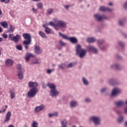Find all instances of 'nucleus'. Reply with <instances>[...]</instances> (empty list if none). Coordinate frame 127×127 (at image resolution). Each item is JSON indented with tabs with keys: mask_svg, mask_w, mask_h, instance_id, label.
<instances>
[{
	"mask_svg": "<svg viewBox=\"0 0 127 127\" xmlns=\"http://www.w3.org/2000/svg\"><path fill=\"white\" fill-rule=\"evenodd\" d=\"M38 83L36 82L30 81L28 83V87L32 88L31 90L28 92V97L29 98H34L36 96V94L38 93Z\"/></svg>",
	"mask_w": 127,
	"mask_h": 127,
	"instance_id": "f257e3e1",
	"label": "nucleus"
},
{
	"mask_svg": "<svg viewBox=\"0 0 127 127\" xmlns=\"http://www.w3.org/2000/svg\"><path fill=\"white\" fill-rule=\"evenodd\" d=\"M76 55L79 57V58L82 59L86 56L87 50L82 49V47L80 45H77L76 47Z\"/></svg>",
	"mask_w": 127,
	"mask_h": 127,
	"instance_id": "f03ea898",
	"label": "nucleus"
},
{
	"mask_svg": "<svg viewBox=\"0 0 127 127\" xmlns=\"http://www.w3.org/2000/svg\"><path fill=\"white\" fill-rule=\"evenodd\" d=\"M59 36L62 37L63 39H65L66 40H69V41L73 43V44H76L78 42V39L75 37H69L65 34H62L61 32L59 33Z\"/></svg>",
	"mask_w": 127,
	"mask_h": 127,
	"instance_id": "7ed1b4c3",
	"label": "nucleus"
},
{
	"mask_svg": "<svg viewBox=\"0 0 127 127\" xmlns=\"http://www.w3.org/2000/svg\"><path fill=\"white\" fill-rule=\"evenodd\" d=\"M90 121L94 123V126H100L101 125V117L97 116H92L89 118Z\"/></svg>",
	"mask_w": 127,
	"mask_h": 127,
	"instance_id": "20e7f679",
	"label": "nucleus"
},
{
	"mask_svg": "<svg viewBox=\"0 0 127 127\" xmlns=\"http://www.w3.org/2000/svg\"><path fill=\"white\" fill-rule=\"evenodd\" d=\"M8 38L9 40L13 41L14 43H17L20 40V35L17 34L14 36L13 34H9Z\"/></svg>",
	"mask_w": 127,
	"mask_h": 127,
	"instance_id": "39448f33",
	"label": "nucleus"
},
{
	"mask_svg": "<svg viewBox=\"0 0 127 127\" xmlns=\"http://www.w3.org/2000/svg\"><path fill=\"white\" fill-rule=\"evenodd\" d=\"M108 84L110 85V86H117V85H120L121 84V81L118 79L111 78L108 80Z\"/></svg>",
	"mask_w": 127,
	"mask_h": 127,
	"instance_id": "423d86ee",
	"label": "nucleus"
},
{
	"mask_svg": "<svg viewBox=\"0 0 127 127\" xmlns=\"http://www.w3.org/2000/svg\"><path fill=\"white\" fill-rule=\"evenodd\" d=\"M122 90L121 88L115 87L114 88L111 92V96L112 97H116V96H118L122 94Z\"/></svg>",
	"mask_w": 127,
	"mask_h": 127,
	"instance_id": "0eeeda50",
	"label": "nucleus"
},
{
	"mask_svg": "<svg viewBox=\"0 0 127 127\" xmlns=\"http://www.w3.org/2000/svg\"><path fill=\"white\" fill-rule=\"evenodd\" d=\"M87 49L88 52H92L94 54H98L99 53V50L98 49L95 47L93 46H89L87 47Z\"/></svg>",
	"mask_w": 127,
	"mask_h": 127,
	"instance_id": "6e6552de",
	"label": "nucleus"
},
{
	"mask_svg": "<svg viewBox=\"0 0 127 127\" xmlns=\"http://www.w3.org/2000/svg\"><path fill=\"white\" fill-rule=\"evenodd\" d=\"M110 68L112 70H122V69H123V67H122V66H121V65L119 64H118V63L112 64L110 65Z\"/></svg>",
	"mask_w": 127,
	"mask_h": 127,
	"instance_id": "1a4fd4ad",
	"label": "nucleus"
},
{
	"mask_svg": "<svg viewBox=\"0 0 127 127\" xmlns=\"http://www.w3.org/2000/svg\"><path fill=\"white\" fill-rule=\"evenodd\" d=\"M57 23V25L61 28H66L67 27V23L64 20H59Z\"/></svg>",
	"mask_w": 127,
	"mask_h": 127,
	"instance_id": "9d476101",
	"label": "nucleus"
},
{
	"mask_svg": "<svg viewBox=\"0 0 127 127\" xmlns=\"http://www.w3.org/2000/svg\"><path fill=\"white\" fill-rule=\"evenodd\" d=\"M125 102L123 100H119L118 101L114 102V105L117 108H121L124 106Z\"/></svg>",
	"mask_w": 127,
	"mask_h": 127,
	"instance_id": "9b49d317",
	"label": "nucleus"
},
{
	"mask_svg": "<svg viewBox=\"0 0 127 127\" xmlns=\"http://www.w3.org/2000/svg\"><path fill=\"white\" fill-rule=\"evenodd\" d=\"M51 96L52 97H57L59 95V91H58L56 88L54 89H51Z\"/></svg>",
	"mask_w": 127,
	"mask_h": 127,
	"instance_id": "f8f14e48",
	"label": "nucleus"
},
{
	"mask_svg": "<svg viewBox=\"0 0 127 127\" xmlns=\"http://www.w3.org/2000/svg\"><path fill=\"white\" fill-rule=\"evenodd\" d=\"M35 53L37 54V55H40V54H42V50L40 49V47L38 46H36L34 48Z\"/></svg>",
	"mask_w": 127,
	"mask_h": 127,
	"instance_id": "ddd939ff",
	"label": "nucleus"
},
{
	"mask_svg": "<svg viewBox=\"0 0 127 127\" xmlns=\"http://www.w3.org/2000/svg\"><path fill=\"white\" fill-rule=\"evenodd\" d=\"M94 18L95 19H96V20H97L98 21H102V20L105 18L104 16L100 15V14H95Z\"/></svg>",
	"mask_w": 127,
	"mask_h": 127,
	"instance_id": "4468645a",
	"label": "nucleus"
},
{
	"mask_svg": "<svg viewBox=\"0 0 127 127\" xmlns=\"http://www.w3.org/2000/svg\"><path fill=\"white\" fill-rule=\"evenodd\" d=\"M31 57H35V56L32 53H27L26 56H25V59L26 61H29Z\"/></svg>",
	"mask_w": 127,
	"mask_h": 127,
	"instance_id": "2eb2a0df",
	"label": "nucleus"
},
{
	"mask_svg": "<svg viewBox=\"0 0 127 127\" xmlns=\"http://www.w3.org/2000/svg\"><path fill=\"white\" fill-rule=\"evenodd\" d=\"M45 108V106H44V105H41L39 106L36 107L35 109V111L36 113H39V112L42 111V110H44Z\"/></svg>",
	"mask_w": 127,
	"mask_h": 127,
	"instance_id": "dca6fc26",
	"label": "nucleus"
},
{
	"mask_svg": "<svg viewBox=\"0 0 127 127\" xmlns=\"http://www.w3.org/2000/svg\"><path fill=\"white\" fill-rule=\"evenodd\" d=\"M10 117H11V112L8 111L6 114L5 118L4 121V123H7V122L10 120Z\"/></svg>",
	"mask_w": 127,
	"mask_h": 127,
	"instance_id": "f3484780",
	"label": "nucleus"
},
{
	"mask_svg": "<svg viewBox=\"0 0 127 127\" xmlns=\"http://www.w3.org/2000/svg\"><path fill=\"white\" fill-rule=\"evenodd\" d=\"M100 10L101 11H112L113 9L109 7H106L105 6H101L100 7Z\"/></svg>",
	"mask_w": 127,
	"mask_h": 127,
	"instance_id": "a211bd4d",
	"label": "nucleus"
},
{
	"mask_svg": "<svg viewBox=\"0 0 127 127\" xmlns=\"http://www.w3.org/2000/svg\"><path fill=\"white\" fill-rule=\"evenodd\" d=\"M49 25H51V26H53L56 30H59V27H60L57 25V23H55L53 22H50Z\"/></svg>",
	"mask_w": 127,
	"mask_h": 127,
	"instance_id": "6ab92c4d",
	"label": "nucleus"
},
{
	"mask_svg": "<svg viewBox=\"0 0 127 127\" xmlns=\"http://www.w3.org/2000/svg\"><path fill=\"white\" fill-rule=\"evenodd\" d=\"M23 37L24 39H26V40H31V36L30 35V34L23 33Z\"/></svg>",
	"mask_w": 127,
	"mask_h": 127,
	"instance_id": "aec40b11",
	"label": "nucleus"
},
{
	"mask_svg": "<svg viewBox=\"0 0 127 127\" xmlns=\"http://www.w3.org/2000/svg\"><path fill=\"white\" fill-rule=\"evenodd\" d=\"M77 65V62H73L70 63L66 65V68H74Z\"/></svg>",
	"mask_w": 127,
	"mask_h": 127,
	"instance_id": "412c9836",
	"label": "nucleus"
},
{
	"mask_svg": "<svg viewBox=\"0 0 127 127\" xmlns=\"http://www.w3.org/2000/svg\"><path fill=\"white\" fill-rule=\"evenodd\" d=\"M69 106L71 108H76L78 106V102L75 100H72L70 102Z\"/></svg>",
	"mask_w": 127,
	"mask_h": 127,
	"instance_id": "4be33fe9",
	"label": "nucleus"
},
{
	"mask_svg": "<svg viewBox=\"0 0 127 127\" xmlns=\"http://www.w3.org/2000/svg\"><path fill=\"white\" fill-rule=\"evenodd\" d=\"M5 64L6 66H12L13 65V61L10 59L6 60Z\"/></svg>",
	"mask_w": 127,
	"mask_h": 127,
	"instance_id": "5701e85b",
	"label": "nucleus"
},
{
	"mask_svg": "<svg viewBox=\"0 0 127 127\" xmlns=\"http://www.w3.org/2000/svg\"><path fill=\"white\" fill-rule=\"evenodd\" d=\"M81 81L84 86H89V80L86 77H83Z\"/></svg>",
	"mask_w": 127,
	"mask_h": 127,
	"instance_id": "b1692460",
	"label": "nucleus"
},
{
	"mask_svg": "<svg viewBox=\"0 0 127 127\" xmlns=\"http://www.w3.org/2000/svg\"><path fill=\"white\" fill-rule=\"evenodd\" d=\"M97 40L95 37H90L87 38V42L88 43H94L96 42Z\"/></svg>",
	"mask_w": 127,
	"mask_h": 127,
	"instance_id": "393cba45",
	"label": "nucleus"
},
{
	"mask_svg": "<svg viewBox=\"0 0 127 127\" xmlns=\"http://www.w3.org/2000/svg\"><path fill=\"white\" fill-rule=\"evenodd\" d=\"M43 27L45 28V32L47 34H50V33H51V29L49 28L48 27L45 26V25H44L43 26Z\"/></svg>",
	"mask_w": 127,
	"mask_h": 127,
	"instance_id": "a878e982",
	"label": "nucleus"
},
{
	"mask_svg": "<svg viewBox=\"0 0 127 127\" xmlns=\"http://www.w3.org/2000/svg\"><path fill=\"white\" fill-rule=\"evenodd\" d=\"M127 22V19L124 18L122 20H119V24L120 25V26H124L125 25V23Z\"/></svg>",
	"mask_w": 127,
	"mask_h": 127,
	"instance_id": "bb28decb",
	"label": "nucleus"
},
{
	"mask_svg": "<svg viewBox=\"0 0 127 127\" xmlns=\"http://www.w3.org/2000/svg\"><path fill=\"white\" fill-rule=\"evenodd\" d=\"M118 43L119 46L122 48V49H124V48H125L126 45L124 42H123V41H119Z\"/></svg>",
	"mask_w": 127,
	"mask_h": 127,
	"instance_id": "cd10ccee",
	"label": "nucleus"
},
{
	"mask_svg": "<svg viewBox=\"0 0 127 127\" xmlns=\"http://www.w3.org/2000/svg\"><path fill=\"white\" fill-rule=\"evenodd\" d=\"M104 43H105V40L103 39H100L97 40V45L98 47L103 45V44Z\"/></svg>",
	"mask_w": 127,
	"mask_h": 127,
	"instance_id": "c85d7f7f",
	"label": "nucleus"
},
{
	"mask_svg": "<svg viewBox=\"0 0 127 127\" xmlns=\"http://www.w3.org/2000/svg\"><path fill=\"white\" fill-rule=\"evenodd\" d=\"M47 86L51 89V90H53L56 88V85H55L54 83H48Z\"/></svg>",
	"mask_w": 127,
	"mask_h": 127,
	"instance_id": "c756f323",
	"label": "nucleus"
},
{
	"mask_svg": "<svg viewBox=\"0 0 127 127\" xmlns=\"http://www.w3.org/2000/svg\"><path fill=\"white\" fill-rule=\"evenodd\" d=\"M0 24L1 26H3L4 28H8V24H7L5 21L0 22Z\"/></svg>",
	"mask_w": 127,
	"mask_h": 127,
	"instance_id": "7c9ffc66",
	"label": "nucleus"
},
{
	"mask_svg": "<svg viewBox=\"0 0 127 127\" xmlns=\"http://www.w3.org/2000/svg\"><path fill=\"white\" fill-rule=\"evenodd\" d=\"M66 67L67 66H66V63H62L59 64V68H60V69H62L63 70H64V69H65V68H66Z\"/></svg>",
	"mask_w": 127,
	"mask_h": 127,
	"instance_id": "2f4dec72",
	"label": "nucleus"
},
{
	"mask_svg": "<svg viewBox=\"0 0 127 127\" xmlns=\"http://www.w3.org/2000/svg\"><path fill=\"white\" fill-rule=\"evenodd\" d=\"M18 73V78L20 79V80H22V79H23V73L22 71L19 70Z\"/></svg>",
	"mask_w": 127,
	"mask_h": 127,
	"instance_id": "473e14b6",
	"label": "nucleus"
},
{
	"mask_svg": "<svg viewBox=\"0 0 127 127\" xmlns=\"http://www.w3.org/2000/svg\"><path fill=\"white\" fill-rule=\"evenodd\" d=\"M32 40H25L23 42V44L25 46L30 45V43H31Z\"/></svg>",
	"mask_w": 127,
	"mask_h": 127,
	"instance_id": "72a5a7b5",
	"label": "nucleus"
},
{
	"mask_svg": "<svg viewBox=\"0 0 127 127\" xmlns=\"http://www.w3.org/2000/svg\"><path fill=\"white\" fill-rule=\"evenodd\" d=\"M67 124H68L67 120L64 119L62 121V127H67Z\"/></svg>",
	"mask_w": 127,
	"mask_h": 127,
	"instance_id": "f704fd0d",
	"label": "nucleus"
},
{
	"mask_svg": "<svg viewBox=\"0 0 127 127\" xmlns=\"http://www.w3.org/2000/svg\"><path fill=\"white\" fill-rule=\"evenodd\" d=\"M15 28L12 25H9V30L7 31L9 33H12L14 31Z\"/></svg>",
	"mask_w": 127,
	"mask_h": 127,
	"instance_id": "c9c22d12",
	"label": "nucleus"
},
{
	"mask_svg": "<svg viewBox=\"0 0 127 127\" xmlns=\"http://www.w3.org/2000/svg\"><path fill=\"white\" fill-rule=\"evenodd\" d=\"M39 34L41 37H42V38H47V36H46V35H45V33H44L43 32L40 31L39 32Z\"/></svg>",
	"mask_w": 127,
	"mask_h": 127,
	"instance_id": "e433bc0d",
	"label": "nucleus"
},
{
	"mask_svg": "<svg viewBox=\"0 0 127 127\" xmlns=\"http://www.w3.org/2000/svg\"><path fill=\"white\" fill-rule=\"evenodd\" d=\"M125 119V117L124 116H120L118 119V123L119 124H122L123 122H124V119Z\"/></svg>",
	"mask_w": 127,
	"mask_h": 127,
	"instance_id": "4c0bfd02",
	"label": "nucleus"
},
{
	"mask_svg": "<svg viewBox=\"0 0 127 127\" xmlns=\"http://www.w3.org/2000/svg\"><path fill=\"white\" fill-rule=\"evenodd\" d=\"M9 91H10L11 99H14V97H15V92H14V91H12V90H10Z\"/></svg>",
	"mask_w": 127,
	"mask_h": 127,
	"instance_id": "58836bf2",
	"label": "nucleus"
},
{
	"mask_svg": "<svg viewBox=\"0 0 127 127\" xmlns=\"http://www.w3.org/2000/svg\"><path fill=\"white\" fill-rule=\"evenodd\" d=\"M98 48H99V49H100V50H101L102 51H105V50H107V47L103 45H101V46H99L98 47Z\"/></svg>",
	"mask_w": 127,
	"mask_h": 127,
	"instance_id": "ea45409f",
	"label": "nucleus"
},
{
	"mask_svg": "<svg viewBox=\"0 0 127 127\" xmlns=\"http://www.w3.org/2000/svg\"><path fill=\"white\" fill-rule=\"evenodd\" d=\"M57 116H58V113L57 112L49 114V118H52L53 117H57Z\"/></svg>",
	"mask_w": 127,
	"mask_h": 127,
	"instance_id": "a19ab883",
	"label": "nucleus"
},
{
	"mask_svg": "<svg viewBox=\"0 0 127 127\" xmlns=\"http://www.w3.org/2000/svg\"><path fill=\"white\" fill-rule=\"evenodd\" d=\"M107 91H108V87H105L102 88L100 90V93H101V94H103V93H105V92H106Z\"/></svg>",
	"mask_w": 127,
	"mask_h": 127,
	"instance_id": "79ce46f5",
	"label": "nucleus"
},
{
	"mask_svg": "<svg viewBox=\"0 0 127 127\" xmlns=\"http://www.w3.org/2000/svg\"><path fill=\"white\" fill-rule=\"evenodd\" d=\"M16 49L19 51H22V46L21 45H18L16 46Z\"/></svg>",
	"mask_w": 127,
	"mask_h": 127,
	"instance_id": "37998d69",
	"label": "nucleus"
},
{
	"mask_svg": "<svg viewBox=\"0 0 127 127\" xmlns=\"http://www.w3.org/2000/svg\"><path fill=\"white\" fill-rule=\"evenodd\" d=\"M32 127H38V123H37L36 121H34L32 125Z\"/></svg>",
	"mask_w": 127,
	"mask_h": 127,
	"instance_id": "c03bdc74",
	"label": "nucleus"
},
{
	"mask_svg": "<svg viewBox=\"0 0 127 127\" xmlns=\"http://www.w3.org/2000/svg\"><path fill=\"white\" fill-rule=\"evenodd\" d=\"M59 43L61 46H65L66 45V43H64L62 40L59 41Z\"/></svg>",
	"mask_w": 127,
	"mask_h": 127,
	"instance_id": "a18cd8bd",
	"label": "nucleus"
},
{
	"mask_svg": "<svg viewBox=\"0 0 127 127\" xmlns=\"http://www.w3.org/2000/svg\"><path fill=\"white\" fill-rule=\"evenodd\" d=\"M85 101L86 103H87V104H89V103H91V102H92V100H91V99L89 98H86Z\"/></svg>",
	"mask_w": 127,
	"mask_h": 127,
	"instance_id": "49530a36",
	"label": "nucleus"
},
{
	"mask_svg": "<svg viewBox=\"0 0 127 127\" xmlns=\"http://www.w3.org/2000/svg\"><path fill=\"white\" fill-rule=\"evenodd\" d=\"M95 31L96 32H101L102 31V29L101 28H100L99 27H97L95 29Z\"/></svg>",
	"mask_w": 127,
	"mask_h": 127,
	"instance_id": "de8ad7c7",
	"label": "nucleus"
},
{
	"mask_svg": "<svg viewBox=\"0 0 127 127\" xmlns=\"http://www.w3.org/2000/svg\"><path fill=\"white\" fill-rule=\"evenodd\" d=\"M47 12L48 14H51L52 12H53V8H50L48 9Z\"/></svg>",
	"mask_w": 127,
	"mask_h": 127,
	"instance_id": "09e8293b",
	"label": "nucleus"
},
{
	"mask_svg": "<svg viewBox=\"0 0 127 127\" xmlns=\"http://www.w3.org/2000/svg\"><path fill=\"white\" fill-rule=\"evenodd\" d=\"M33 64H40V63L38 62V60L36 59L33 61Z\"/></svg>",
	"mask_w": 127,
	"mask_h": 127,
	"instance_id": "8fccbe9b",
	"label": "nucleus"
},
{
	"mask_svg": "<svg viewBox=\"0 0 127 127\" xmlns=\"http://www.w3.org/2000/svg\"><path fill=\"white\" fill-rule=\"evenodd\" d=\"M37 6L38 8H40V9H41V8H42V3L41 2L38 3L37 4Z\"/></svg>",
	"mask_w": 127,
	"mask_h": 127,
	"instance_id": "3c124183",
	"label": "nucleus"
},
{
	"mask_svg": "<svg viewBox=\"0 0 127 127\" xmlns=\"http://www.w3.org/2000/svg\"><path fill=\"white\" fill-rule=\"evenodd\" d=\"M16 68L17 69H18V70H21V64H17Z\"/></svg>",
	"mask_w": 127,
	"mask_h": 127,
	"instance_id": "603ef678",
	"label": "nucleus"
},
{
	"mask_svg": "<svg viewBox=\"0 0 127 127\" xmlns=\"http://www.w3.org/2000/svg\"><path fill=\"white\" fill-rule=\"evenodd\" d=\"M116 57L117 59H119V60H122V59H123V58L120 55H117Z\"/></svg>",
	"mask_w": 127,
	"mask_h": 127,
	"instance_id": "864d4df0",
	"label": "nucleus"
},
{
	"mask_svg": "<svg viewBox=\"0 0 127 127\" xmlns=\"http://www.w3.org/2000/svg\"><path fill=\"white\" fill-rule=\"evenodd\" d=\"M116 114H117V115H121L122 114V111L120 110H117L116 111Z\"/></svg>",
	"mask_w": 127,
	"mask_h": 127,
	"instance_id": "5fc2aeb1",
	"label": "nucleus"
},
{
	"mask_svg": "<svg viewBox=\"0 0 127 127\" xmlns=\"http://www.w3.org/2000/svg\"><path fill=\"white\" fill-rule=\"evenodd\" d=\"M42 87H43V89H46V85L45 84V83L44 82L42 83Z\"/></svg>",
	"mask_w": 127,
	"mask_h": 127,
	"instance_id": "6e6d98bb",
	"label": "nucleus"
},
{
	"mask_svg": "<svg viewBox=\"0 0 127 127\" xmlns=\"http://www.w3.org/2000/svg\"><path fill=\"white\" fill-rule=\"evenodd\" d=\"M32 10H33L34 13H36V12H37V10L36 9H35L34 7L32 8Z\"/></svg>",
	"mask_w": 127,
	"mask_h": 127,
	"instance_id": "4d7b16f0",
	"label": "nucleus"
},
{
	"mask_svg": "<svg viewBox=\"0 0 127 127\" xmlns=\"http://www.w3.org/2000/svg\"><path fill=\"white\" fill-rule=\"evenodd\" d=\"M70 5H65L64 7L65 9H69V7H70Z\"/></svg>",
	"mask_w": 127,
	"mask_h": 127,
	"instance_id": "13d9d810",
	"label": "nucleus"
},
{
	"mask_svg": "<svg viewBox=\"0 0 127 127\" xmlns=\"http://www.w3.org/2000/svg\"><path fill=\"white\" fill-rule=\"evenodd\" d=\"M2 37L4 38H7V34H3L2 35Z\"/></svg>",
	"mask_w": 127,
	"mask_h": 127,
	"instance_id": "bf43d9fd",
	"label": "nucleus"
},
{
	"mask_svg": "<svg viewBox=\"0 0 127 127\" xmlns=\"http://www.w3.org/2000/svg\"><path fill=\"white\" fill-rule=\"evenodd\" d=\"M47 72L48 74H51V72H52V70L48 69Z\"/></svg>",
	"mask_w": 127,
	"mask_h": 127,
	"instance_id": "052dcab7",
	"label": "nucleus"
},
{
	"mask_svg": "<svg viewBox=\"0 0 127 127\" xmlns=\"http://www.w3.org/2000/svg\"><path fill=\"white\" fill-rule=\"evenodd\" d=\"M9 1H10V0H5L4 2L5 3H9Z\"/></svg>",
	"mask_w": 127,
	"mask_h": 127,
	"instance_id": "680f3d73",
	"label": "nucleus"
},
{
	"mask_svg": "<svg viewBox=\"0 0 127 127\" xmlns=\"http://www.w3.org/2000/svg\"><path fill=\"white\" fill-rule=\"evenodd\" d=\"M124 112L125 114H127V107L125 108L124 109Z\"/></svg>",
	"mask_w": 127,
	"mask_h": 127,
	"instance_id": "e2e57ef3",
	"label": "nucleus"
},
{
	"mask_svg": "<svg viewBox=\"0 0 127 127\" xmlns=\"http://www.w3.org/2000/svg\"><path fill=\"white\" fill-rule=\"evenodd\" d=\"M123 36H124V37H125L126 38H127V34L124 33V34H123Z\"/></svg>",
	"mask_w": 127,
	"mask_h": 127,
	"instance_id": "0e129e2a",
	"label": "nucleus"
},
{
	"mask_svg": "<svg viewBox=\"0 0 127 127\" xmlns=\"http://www.w3.org/2000/svg\"><path fill=\"white\" fill-rule=\"evenodd\" d=\"M25 49H26V50H28V49H29V48H28V46H25Z\"/></svg>",
	"mask_w": 127,
	"mask_h": 127,
	"instance_id": "69168bd1",
	"label": "nucleus"
},
{
	"mask_svg": "<svg viewBox=\"0 0 127 127\" xmlns=\"http://www.w3.org/2000/svg\"><path fill=\"white\" fill-rule=\"evenodd\" d=\"M23 127H28V126L26 124H25L24 126H23Z\"/></svg>",
	"mask_w": 127,
	"mask_h": 127,
	"instance_id": "338daca9",
	"label": "nucleus"
},
{
	"mask_svg": "<svg viewBox=\"0 0 127 127\" xmlns=\"http://www.w3.org/2000/svg\"><path fill=\"white\" fill-rule=\"evenodd\" d=\"M8 127H14V126L12 125H10L8 126Z\"/></svg>",
	"mask_w": 127,
	"mask_h": 127,
	"instance_id": "774afa93",
	"label": "nucleus"
}]
</instances>
